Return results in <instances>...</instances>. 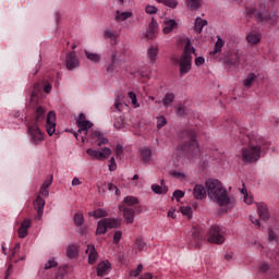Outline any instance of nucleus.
<instances>
[{
	"label": "nucleus",
	"instance_id": "obj_1",
	"mask_svg": "<svg viewBox=\"0 0 279 279\" xmlns=\"http://www.w3.org/2000/svg\"><path fill=\"white\" fill-rule=\"evenodd\" d=\"M207 195L211 202L221 206V208H232L234 206V197L228 196V191L217 179L206 181Z\"/></svg>",
	"mask_w": 279,
	"mask_h": 279
},
{
	"label": "nucleus",
	"instance_id": "obj_2",
	"mask_svg": "<svg viewBox=\"0 0 279 279\" xmlns=\"http://www.w3.org/2000/svg\"><path fill=\"white\" fill-rule=\"evenodd\" d=\"M179 141L183 144L179 146L187 158H199V144L197 143V133L193 129H184L178 135Z\"/></svg>",
	"mask_w": 279,
	"mask_h": 279
},
{
	"label": "nucleus",
	"instance_id": "obj_3",
	"mask_svg": "<svg viewBox=\"0 0 279 279\" xmlns=\"http://www.w3.org/2000/svg\"><path fill=\"white\" fill-rule=\"evenodd\" d=\"M195 53V47L192 46L191 39L187 38L183 51V56H181L180 60H177L180 66V76L186 75L191 71V66L193 64V56Z\"/></svg>",
	"mask_w": 279,
	"mask_h": 279
},
{
	"label": "nucleus",
	"instance_id": "obj_4",
	"mask_svg": "<svg viewBox=\"0 0 279 279\" xmlns=\"http://www.w3.org/2000/svg\"><path fill=\"white\" fill-rule=\"evenodd\" d=\"M246 16L254 17L257 23H268V25H276L279 19V12L269 13L267 11H258L254 8L246 9Z\"/></svg>",
	"mask_w": 279,
	"mask_h": 279
},
{
	"label": "nucleus",
	"instance_id": "obj_5",
	"mask_svg": "<svg viewBox=\"0 0 279 279\" xmlns=\"http://www.w3.org/2000/svg\"><path fill=\"white\" fill-rule=\"evenodd\" d=\"M76 125L78 130L76 132H73V130H71L70 132L74 134L76 141H80V134H84L81 135V142L85 143L86 136H88V130L93 128V122L86 120V114L80 113L78 118L76 119Z\"/></svg>",
	"mask_w": 279,
	"mask_h": 279
},
{
	"label": "nucleus",
	"instance_id": "obj_6",
	"mask_svg": "<svg viewBox=\"0 0 279 279\" xmlns=\"http://www.w3.org/2000/svg\"><path fill=\"white\" fill-rule=\"evenodd\" d=\"M223 227L214 225L207 232V243H215V245H223L226 243V236Z\"/></svg>",
	"mask_w": 279,
	"mask_h": 279
},
{
	"label": "nucleus",
	"instance_id": "obj_7",
	"mask_svg": "<svg viewBox=\"0 0 279 279\" xmlns=\"http://www.w3.org/2000/svg\"><path fill=\"white\" fill-rule=\"evenodd\" d=\"M243 162H258L260 160V146H248L242 148Z\"/></svg>",
	"mask_w": 279,
	"mask_h": 279
},
{
	"label": "nucleus",
	"instance_id": "obj_8",
	"mask_svg": "<svg viewBox=\"0 0 279 279\" xmlns=\"http://www.w3.org/2000/svg\"><path fill=\"white\" fill-rule=\"evenodd\" d=\"M203 241L204 236L202 235V229H199V227H193L191 230V236L189 239L190 247H194V250H199L202 247Z\"/></svg>",
	"mask_w": 279,
	"mask_h": 279
},
{
	"label": "nucleus",
	"instance_id": "obj_9",
	"mask_svg": "<svg viewBox=\"0 0 279 279\" xmlns=\"http://www.w3.org/2000/svg\"><path fill=\"white\" fill-rule=\"evenodd\" d=\"M86 153L93 158V160H108L110 156L112 155V149L109 147H104L101 151L88 148Z\"/></svg>",
	"mask_w": 279,
	"mask_h": 279
},
{
	"label": "nucleus",
	"instance_id": "obj_10",
	"mask_svg": "<svg viewBox=\"0 0 279 279\" xmlns=\"http://www.w3.org/2000/svg\"><path fill=\"white\" fill-rule=\"evenodd\" d=\"M28 134L31 136V142L34 145H38L39 143H43V141L45 138L43 136V132L40 131V128L38 126V123H36V122L28 125Z\"/></svg>",
	"mask_w": 279,
	"mask_h": 279
},
{
	"label": "nucleus",
	"instance_id": "obj_11",
	"mask_svg": "<svg viewBox=\"0 0 279 279\" xmlns=\"http://www.w3.org/2000/svg\"><path fill=\"white\" fill-rule=\"evenodd\" d=\"M46 130L49 136H53V134L56 133V112L54 111H50L47 114Z\"/></svg>",
	"mask_w": 279,
	"mask_h": 279
},
{
	"label": "nucleus",
	"instance_id": "obj_12",
	"mask_svg": "<svg viewBox=\"0 0 279 279\" xmlns=\"http://www.w3.org/2000/svg\"><path fill=\"white\" fill-rule=\"evenodd\" d=\"M65 64L69 71H73V69H77V66H80V59H77L75 51L69 52L66 54Z\"/></svg>",
	"mask_w": 279,
	"mask_h": 279
},
{
	"label": "nucleus",
	"instance_id": "obj_13",
	"mask_svg": "<svg viewBox=\"0 0 279 279\" xmlns=\"http://www.w3.org/2000/svg\"><path fill=\"white\" fill-rule=\"evenodd\" d=\"M119 211L123 213L126 223H134V217H136L134 208L119 206Z\"/></svg>",
	"mask_w": 279,
	"mask_h": 279
},
{
	"label": "nucleus",
	"instance_id": "obj_14",
	"mask_svg": "<svg viewBox=\"0 0 279 279\" xmlns=\"http://www.w3.org/2000/svg\"><path fill=\"white\" fill-rule=\"evenodd\" d=\"M158 34V22L156 19H151V22L148 25V29L145 34V37L148 38V40H154L156 38V35Z\"/></svg>",
	"mask_w": 279,
	"mask_h": 279
},
{
	"label": "nucleus",
	"instance_id": "obj_15",
	"mask_svg": "<svg viewBox=\"0 0 279 279\" xmlns=\"http://www.w3.org/2000/svg\"><path fill=\"white\" fill-rule=\"evenodd\" d=\"M34 208L37 211V219H43V215L45 213V199L40 196H37L34 202Z\"/></svg>",
	"mask_w": 279,
	"mask_h": 279
},
{
	"label": "nucleus",
	"instance_id": "obj_16",
	"mask_svg": "<svg viewBox=\"0 0 279 279\" xmlns=\"http://www.w3.org/2000/svg\"><path fill=\"white\" fill-rule=\"evenodd\" d=\"M208 195V189L204 187L202 184H196L193 190V196L195 199H205Z\"/></svg>",
	"mask_w": 279,
	"mask_h": 279
},
{
	"label": "nucleus",
	"instance_id": "obj_17",
	"mask_svg": "<svg viewBox=\"0 0 279 279\" xmlns=\"http://www.w3.org/2000/svg\"><path fill=\"white\" fill-rule=\"evenodd\" d=\"M118 52L114 51L111 54V64L107 66V73H114L119 66H121V60H119Z\"/></svg>",
	"mask_w": 279,
	"mask_h": 279
},
{
	"label": "nucleus",
	"instance_id": "obj_18",
	"mask_svg": "<svg viewBox=\"0 0 279 279\" xmlns=\"http://www.w3.org/2000/svg\"><path fill=\"white\" fill-rule=\"evenodd\" d=\"M29 228H32V220H27L25 219L22 223L21 227L19 228L17 232H19V238L20 239H25V236H27V234H29Z\"/></svg>",
	"mask_w": 279,
	"mask_h": 279
},
{
	"label": "nucleus",
	"instance_id": "obj_19",
	"mask_svg": "<svg viewBox=\"0 0 279 279\" xmlns=\"http://www.w3.org/2000/svg\"><path fill=\"white\" fill-rule=\"evenodd\" d=\"M225 62L228 66L236 68L241 63V56L239 54V52L229 54L228 57L225 58Z\"/></svg>",
	"mask_w": 279,
	"mask_h": 279
},
{
	"label": "nucleus",
	"instance_id": "obj_20",
	"mask_svg": "<svg viewBox=\"0 0 279 279\" xmlns=\"http://www.w3.org/2000/svg\"><path fill=\"white\" fill-rule=\"evenodd\" d=\"M110 262H101L97 266V276L100 278H104V276H108V272L110 271Z\"/></svg>",
	"mask_w": 279,
	"mask_h": 279
},
{
	"label": "nucleus",
	"instance_id": "obj_21",
	"mask_svg": "<svg viewBox=\"0 0 279 279\" xmlns=\"http://www.w3.org/2000/svg\"><path fill=\"white\" fill-rule=\"evenodd\" d=\"M257 213L259 219H262L263 221H267L270 217L269 209L267 208V205H265V203L257 204Z\"/></svg>",
	"mask_w": 279,
	"mask_h": 279
},
{
	"label": "nucleus",
	"instance_id": "obj_22",
	"mask_svg": "<svg viewBox=\"0 0 279 279\" xmlns=\"http://www.w3.org/2000/svg\"><path fill=\"white\" fill-rule=\"evenodd\" d=\"M208 25V21L203 20L202 17H196L195 24H194V32L196 34H202L204 27Z\"/></svg>",
	"mask_w": 279,
	"mask_h": 279
},
{
	"label": "nucleus",
	"instance_id": "obj_23",
	"mask_svg": "<svg viewBox=\"0 0 279 279\" xmlns=\"http://www.w3.org/2000/svg\"><path fill=\"white\" fill-rule=\"evenodd\" d=\"M108 230L121 228V219L116 218H104Z\"/></svg>",
	"mask_w": 279,
	"mask_h": 279
},
{
	"label": "nucleus",
	"instance_id": "obj_24",
	"mask_svg": "<svg viewBox=\"0 0 279 279\" xmlns=\"http://www.w3.org/2000/svg\"><path fill=\"white\" fill-rule=\"evenodd\" d=\"M257 78L258 76L255 73H250L243 81L244 88H252V85Z\"/></svg>",
	"mask_w": 279,
	"mask_h": 279
},
{
	"label": "nucleus",
	"instance_id": "obj_25",
	"mask_svg": "<svg viewBox=\"0 0 279 279\" xmlns=\"http://www.w3.org/2000/svg\"><path fill=\"white\" fill-rule=\"evenodd\" d=\"M151 191L156 195H166V193H169V186H167V185L161 186V185H158V184H153L151 185Z\"/></svg>",
	"mask_w": 279,
	"mask_h": 279
},
{
	"label": "nucleus",
	"instance_id": "obj_26",
	"mask_svg": "<svg viewBox=\"0 0 279 279\" xmlns=\"http://www.w3.org/2000/svg\"><path fill=\"white\" fill-rule=\"evenodd\" d=\"M108 232V225H106V220L101 219L97 222V229H96V234L101 235L106 234Z\"/></svg>",
	"mask_w": 279,
	"mask_h": 279
},
{
	"label": "nucleus",
	"instance_id": "obj_27",
	"mask_svg": "<svg viewBox=\"0 0 279 279\" xmlns=\"http://www.w3.org/2000/svg\"><path fill=\"white\" fill-rule=\"evenodd\" d=\"M186 7L189 10H191V12H197V10L202 8V0H187Z\"/></svg>",
	"mask_w": 279,
	"mask_h": 279
},
{
	"label": "nucleus",
	"instance_id": "obj_28",
	"mask_svg": "<svg viewBox=\"0 0 279 279\" xmlns=\"http://www.w3.org/2000/svg\"><path fill=\"white\" fill-rule=\"evenodd\" d=\"M85 56L87 60H89L90 62H94V64H99V62H101V56H99V53L85 50Z\"/></svg>",
	"mask_w": 279,
	"mask_h": 279
},
{
	"label": "nucleus",
	"instance_id": "obj_29",
	"mask_svg": "<svg viewBox=\"0 0 279 279\" xmlns=\"http://www.w3.org/2000/svg\"><path fill=\"white\" fill-rule=\"evenodd\" d=\"M260 34L258 33H248L246 35V40L250 45H258V43H260Z\"/></svg>",
	"mask_w": 279,
	"mask_h": 279
},
{
	"label": "nucleus",
	"instance_id": "obj_30",
	"mask_svg": "<svg viewBox=\"0 0 279 279\" xmlns=\"http://www.w3.org/2000/svg\"><path fill=\"white\" fill-rule=\"evenodd\" d=\"M116 17L114 20L117 23H121L123 21H128V19H132V12H122L121 11H116Z\"/></svg>",
	"mask_w": 279,
	"mask_h": 279
},
{
	"label": "nucleus",
	"instance_id": "obj_31",
	"mask_svg": "<svg viewBox=\"0 0 279 279\" xmlns=\"http://www.w3.org/2000/svg\"><path fill=\"white\" fill-rule=\"evenodd\" d=\"M223 45H226V41L221 38V36H217V41L215 44L214 51L210 52L211 56H216V53L221 52V49L223 48Z\"/></svg>",
	"mask_w": 279,
	"mask_h": 279
},
{
	"label": "nucleus",
	"instance_id": "obj_32",
	"mask_svg": "<svg viewBox=\"0 0 279 279\" xmlns=\"http://www.w3.org/2000/svg\"><path fill=\"white\" fill-rule=\"evenodd\" d=\"M178 25L175 20H168L165 22L163 34H171L173 28Z\"/></svg>",
	"mask_w": 279,
	"mask_h": 279
},
{
	"label": "nucleus",
	"instance_id": "obj_33",
	"mask_svg": "<svg viewBox=\"0 0 279 279\" xmlns=\"http://www.w3.org/2000/svg\"><path fill=\"white\" fill-rule=\"evenodd\" d=\"M141 160L144 163L149 162V160H151V149L149 148H144L141 151Z\"/></svg>",
	"mask_w": 279,
	"mask_h": 279
},
{
	"label": "nucleus",
	"instance_id": "obj_34",
	"mask_svg": "<svg viewBox=\"0 0 279 279\" xmlns=\"http://www.w3.org/2000/svg\"><path fill=\"white\" fill-rule=\"evenodd\" d=\"M174 100H175V95L169 93L165 95V97L161 100V104H163L166 108H169V106H171V104H173Z\"/></svg>",
	"mask_w": 279,
	"mask_h": 279
},
{
	"label": "nucleus",
	"instance_id": "obj_35",
	"mask_svg": "<svg viewBox=\"0 0 279 279\" xmlns=\"http://www.w3.org/2000/svg\"><path fill=\"white\" fill-rule=\"evenodd\" d=\"M147 57L151 62H154L156 58H158V47L150 46L147 50Z\"/></svg>",
	"mask_w": 279,
	"mask_h": 279
},
{
	"label": "nucleus",
	"instance_id": "obj_36",
	"mask_svg": "<svg viewBox=\"0 0 279 279\" xmlns=\"http://www.w3.org/2000/svg\"><path fill=\"white\" fill-rule=\"evenodd\" d=\"M99 256V253H97V250L95 248V245H92L90 252L88 254V263L89 265L95 264Z\"/></svg>",
	"mask_w": 279,
	"mask_h": 279
},
{
	"label": "nucleus",
	"instance_id": "obj_37",
	"mask_svg": "<svg viewBox=\"0 0 279 279\" xmlns=\"http://www.w3.org/2000/svg\"><path fill=\"white\" fill-rule=\"evenodd\" d=\"M66 256L68 258H75V256H77V247L75 246V244H71L68 246Z\"/></svg>",
	"mask_w": 279,
	"mask_h": 279
},
{
	"label": "nucleus",
	"instance_id": "obj_38",
	"mask_svg": "<svg viewBox=\"0 0 279 279\" xmlns=\"http://www.w3.org/2000/svg\"><path fill=\"white\" fill-rule=\"evenodd\" d=\"M43 119H45V108L39 106L36 109L35 121H36V123H38V122L43 121Z\"/></svg>",
	"mask_w": 279,
	"mask_h": 279
},
{
	"label": "nucleus",
	"instance_id": "obj_39",
	"mask_svg": "<svg viewBox=\"0 0 279 279\" xmlns=\"http://www.w3.org/2000/svg\"><path fill=\"white\" fill-rule=\"evenodd\" d=\"M135 247L138 250V252H143V250L147 247V243H145V240L138 236L135 239Z\"/></svg>",
	"mask_w": 279,
	"mask_h": 279
},
{
	"label": "nucleus",
	"instance_id": "obj_40",
	"mask_svg": "<svg viewBox=\"0 0 279 279\" xmlns=\"http://www.w3.org/2000/svg\"><path fill=\"white\" fill-rule=\"evenodd\" d=\"M40 90H43V87L40 86V84L35 83L31 94V101H34V98L40 95Z\"/></svg>",
	"mask_w": 279,
	"mask_h": 279
},
{
	"label": "nucleus",
	"instance_id": "obj_41",
	"mask_svg": "<svg viewBox=\"0 0 279 279\" xmlns=\"http://www.w3.org/2000/svg\"><path fill=\"white\" fill-rule=\"evenodd\" d=\"M180 211L184 217H189L191 219L193 217V208L189 206H182L180 207Z\"/></svg>",
	"mask_w": 279,
	"mask_h": 279
},
{
	"label": "nucleus",
	"instance_id": "obj_42",
	"mask_svg": "<svg viewBox=\"0 0 279 279\" xmlns=\"http://www.w3.org/2000/svg\"><path fill=\"white\" fill-rule=\"evenodd\" d=\"M74 223H75V226H77V228L84 226V215L75 214L74 215Z\"/></svg>",
	"mask_w": 279,
	"mask_h": 279
},
{
	"label": "nucleus",
	"instance_id": "obj_43",
	"mask_svg": "<svg viewBox=\"0 0 279 279\" xmlns=\"http://www.w3.org/2000/svg\"><path fill=\"white\" fill-rule=\"evenodd\" d=\"M124 204L126 206H134V205L138 204V199L135 196H126L124 198Z\"/></svg>",
	"mask_w": 279,
	"mask_h": 279
},
{
	"label": "nucleus",
	"instance_id": "obj_44",
	"mask_svg": "<svg viewBox=\"0 0 279 279\" xmlns=\"http://www.w3.org/2000/svg\"><path fill=\"white\" fill-rule=\"evenodd\" d=\"M104 36L106 39H109V40H117V38H119V35L112 33V31L110 29H106Z\"/></svg>",
	"mask_w": 279,
	"mask_h": 279
},
{
	"label": "nucleus",
	"instance_id": "obj_45",
	"mask_svg": "<svg viewBox=\"0 0 279 279\" xmlns=\"http://www.w3.org/2000/svg\"><path fill=\"white\" fill-rule=\"evenodd\" d=\"M114 108L118 112H123L124 108H128V104L121 102V99L116 100Z\"/></svg>",
	"mask_w": 279,
	"mask_h": 279
},
{
	"label": "nucleus",
	"instance_id": "obj_46",
	"mask_svg": "<svg viewBox=\"0 0 279 279\" xmlns=\"http://www.w3.org/2000/svg\"><path fill=\"white\" fill-rule=\"evenodd\" d=\"M142 271H143V264H140L136 269L131 270L130 276H133L134 278H138Z\"/></svg>",
	"mask_w": 279,
	"mask_h": 279
},
{
	"label": "nucleus",
	"instance_id": "obj_47",
	"mask_svg": "<svg viewBox=\"0 0 279 279\" xmlns=\"http://www.w3.org/2000/svg\"><path fill=\"white\" fill-rule=\"evenodd\" d=\"M53 267H58V262H56L54 258H51L46 263L45 269H53Z\"/></svg>",
	"mask_w": 279,
	"mask_h": 279
},
{
	"label": "nucleus",
	"instance_id": "obj_48",
	"mask_svg": "<svg viewBox=\"0 0 279 279\" xmlns=\"http://www.w3.org/2000/svg\"><path fill=\"white\" fill-rule=\"evenodd\" d=\"M129 97L131 98L134 108H138L141 106L138 105V100L136 99V94L134 92H129Z\"/></svg>",
	"mask_w": 279,
	"mask_h": 279
},
{
	"label": "nucleus",
	"instance_id": "obj_49",
	"mask_svg": "<svg viewBox=\"0 0 279 279\" xmlns=\"http://www.w3.org/2000/svg\"><path fill=\"white\" fill-rule=\"evenodd\" d=\"M96 213V219H101V217H108V211L105 209L98 208L95 210Z\"/></svg>",
	"mask_w": 279,
	"mask_h": 279
},
{
	"label": "nucleus",
	"instance_id": "obj_50",
	"mask_svg": "<svg viewBox=\"0 0 279 279\" xmlns=\"http://www.w3.org/2000/svg\"><path fill=\"white\" fill-rule=\"evenodd\" d=\"M165 125H167V118L161 116L157 120V128H158V130H160L161 128H165Z\"/></svg>",
	"mask_w": 279,
	"mask_h": 279
},
{
	"label": "nucleus",
	"instance_id": "obj_51",
	"mask_svg": "<svg viewBox=\"0 0 279 279\" xmlns=\"http://www.w3.org/2000/svg\"><path fill=\"white\" fill-rule=\"evenodd\" d=\"M173 197H175L177 202H180V199H182V197H184V192L181 190H177L172 194V199H173Z\"/></svg>",
	"mask_w": 279,
	"mask_h": 279
},
{
	"label": "nucleus",
	"instance_id": "obj_52",
	"mask_svg": "<svg viewBox=\"0 0 279 279\" xmlns=\"http://www.w3.org/2000/svg\"><path fill=\"white\" fill-rule=\"evenodd\" d=\"M123 236V232L121 230H118L113 234V243L117 245L121 241V238Z\"/></svg>",
	"mask_w": 279,
	"mask_h": 279
},
{
	"label": "nucleus",
	"instance_id": "obj_53",
	"mask_svg": "<svg viewBox=\"0 0 279 279\" xmlns=\"http://www.w3.org/2000/svg\"><path fill=\"white\" fill-rule=\"evenodd\" d=\"M114 128L117 129V130H121L122 128H123V125H124V120H123V117H120L119 119H117L116 121H114Z\"/></svg>",
	"mask_w": 279,
	"mask_h": 279
},
{
	"label": "nucleus",
	"instance_id": "obj_54",
	"mask_svg": "<svg viewBox=\"0 0 279 279\" xmlns=\"http://www.w3.org/2000/svg\"><path fill=\"white\" fill-rule=\"evenodd\" d=\"M108 189L107 183L98 184V193L99 195H106V190Z\"/></svg>",
	"mask_w": 279,
	"mask_h": 279
},
{
	"label": "nucleus",
	"instance_id": "obj_55",
	"mask_svg": "<svg viewBox=\"0 0 279 279\" xmlns=\"http://www.w3.org/2000/svg\"><path fill=\"white\" fill-rule=\"evenodd\" d=\"M109 171H117V161L114 157H111L109 160Z\"/></svg>",
	"mask_w": 279,
	"mask_h": 279
},
{
	"label": "nucleus",
	"instance_id": "obj_56",
	"mask_svg": "<svg viewBox=\"0 0 279 279\" xmlns=\"http://www.w3.org/2000/svg\"><path fill=\"white\" fill-rule=\"evenodd\" d=\"M163 4L168 8H178V2L175 0H163Z\"/></svg>",
	"mask_w": 279,
	"mask_h": 279
},
{
	"label": "nucleus",
	"instance_id": "obj_57",
	"mask_svg": "<svg viewBox=\"0 0 279 279\" xmlns=\"http://www.w3.org/2000/svg\"><path fill=\"white\" fill-rule=\"evenodd\" d=\"M122 155H123V145L118 144V145L116 146V156H117L118 158H121Z\"/></svg>",
	"mask_w": 279,
	"mask_h": 279
},
{
	"label": "nucleus",
	"instance_id": "obj_58",
	"mask_svg": "<svg viewBox=\"0 0 279 279\" xmlns=\"http://www.w3.org/2000/svg\"><path fill=\"white\" fill-rule=\"evenodd\" d=\"M53 182V174L50 175V179L46 180L44 183H43V187L44 189H49L51 186Z\"/></svg>",
	"mask_w": 279,
	"mask_h": 279
},
{
	"label": "nucleus",
	"instance_id": "obj_59",
	"mask_svg": "<svg viewBox=\"0 0 279 279\" xmlns=\"http://www.w3.org/2000/svg\"><path fill=\"white\" fill-rule=\"evenodd\" d=\"M158 12V9L154 5H147L146 7V13L147 14H156Z\"/></svg>",
	"mask_w": 279,
	"mask_h": 279
},
{
	"label": "nucleus",
	"instance_id": "obj_60",
	"mask_svg": "<svg viewBox=\"0 0 279 279\" xmlns=\"http://www.w3.org/2000/svg\"><path fill=\"white\" fill-rule=\"evenodd\" d=\"M89 136L90 138H101V136H104V133H101L100 131H92Z\"/></svg>",
	"mask_w": 279,
	"mask_h": 279
},
{
	"label": "nucleus",
	"instance_id": "obj_61",
	"mask_svg": "<svg viewBox=\"0 0 279 279\" xmlns=\"http://www.w3.org/2000/svg\"><path fill=\"white\" fill-rule=\"evenodd\" d=\"M259 271H260L262 274H266V271H269V264H267V263L262 264V265L259 266Z\"/></svg>",
	"mask_w": 279,
	"mask_h": 279
},
{
	"label": "nucleus",
	"instance_id": "obj_62",
	"mask_svg": "<svg viewBox=\"0 0 279 279\" xmlns=\"http://www.w3.org/2000/svg\"><path fill=\"white\" fill-rule=\"evenodd\" d=\"M205 62H206V59H204V57H197L195 59L196 66H202V64H204Z\"/></svg>",
	"mask_w": 279,
	"mask_h": 279
},
{
	"label": "nucleus",
	"instance_id": "obj_63",
	"mask_svg": "<svg viewBox=\"0 0 279 279\" xmlns=\"http://www.w3.org/2000/svg\"><path fill=\"white\" fill-rule=\"evenodd\" d=\"M268 239H269V241H276L277 235H276V233L274 232V230H269Z\"/></svg>",
	"mask_w": 279,
	"mask_h": 279
},
{
	"label": "nucleus",
	"instance_id": "obj_64",
	"mask_svg": "<svg viewBox=\"0 0 279 279\" xmlns=\"http://www.w3.org/2000/svg\"><path fill=\"white\" fill-rule=\"evenodd\" d=\"M117 189V185H114L113 183H107V190L112 193V191H114Z\"/></svg>",
	"mask_w": 279,
	"mask_h": 279
}]
</instances>
